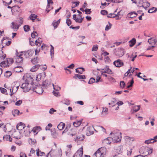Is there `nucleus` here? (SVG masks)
Instances as JSON below:
<instances>
[{
  "label": "nucleus",
  "mask_w": 157,
  "mask_h": 157,
  "mask_svg": "<svg viewBox=\"0 0 157 157\" xmlns=\"http://www.w3.org/2000/svg\"><path fill=\"white\" fill-rule=\"evenodd\" d=\"M14 88H15V87H13L12 88H10L9 89V90L10 91V95L11 96L14 93H15V92L13 90Z\"/></svg>",
  "instance_id": "nucleus-61"
},
{
  "label": "nucleus",
  "mask_w": 157,
  "mask_h": 157,
  "mask_svg": "<svg viewBox=\"0 0 157 157\" xmlns=\"http://www.w3.org/2000/svg\"><path fill=\"white\" fill-rule=\"evenodd\" d=\"M50 154L51 157H60V155L58 154V152L54 150L51 151L48 153L46 157H48Z\"/></svg>",
  "instance_id": "nucleus-9"
},
{
  "label": "nucleus",
  "mask_w": 157,
  "mask_h": 157,
  "mask_svg": "<svg viewBox=\"0 0 157 157\" xmlns=\"http://www.w3.org/2000/svg\"><path fill=\"white\" fill-rule=\"evenodd\" d=\"M23 18L21 17H20L19 18V20L18 21V24L19 25L21 26L23 23Z\"/></svg>",
  "instance_id": "nucleus-50"
},
{
  "label": "nucleus",
  "mask_w": 157,
  "mask_h": 157,
  "mask_svg": "<svg viewBox=\"0 0 157 157\" xmlns=\"http://www.w3.org/2000/svg\"><path fill=\"white\" fill-rule=\"evenodd\" d=\"M20 112L17 109H16L12 111V114L15 117L16 115H18L19 114Z\"/></svg>",
  "instance_id": "nucleus-41"
},
{
  "label": "nucleus",
  "mask_w": 157,
  "mask_h": 157,
  "mask_svg": "<svg viewBox=\"0 0 157 157\" xmlns=\"http://www.w3.org/2000/svg\"><path fill=\"white\" fill-rule=\"evenodd\" d=\"M144 1L143 0H135V3L140 6H142Z\"/></svg>",
  "instance_id": "nucleus-36"
},
{
  "label": "nucleus",
  "mask_w": 157,
  "mask_h": 157,
  "mask_svg": "<svg viewBox=\"0 0 157 157\" xmlns=\"http://www.w3.org/2000/svg\"><path fill=\"white\" fill-rule=\"evenodd\" d=\"M50 46L51 47V48L50 50V55L51 56V58L52 59L53 58L54 54V48L51 44L50 45Z\"/></svg>",
  "instance_id": "nucleus-24"
},
{
  "label": "nucleus",
  "mask_w": 157,
  "mask_h": 157,
  "mask_svg": "<svg viewBox=\"0 0 157 157\" xmlns=\"http://www.w3.org/2000/svg\"><path fill=\"white\" fill-rule=\"evenodd\" d=\"M120 85L121 87L123 88L125 86V83L124 81H121L120 82Z\"/></svg>",
  "instance_id": "nucleus-57"
},
{
  "label": "nucleus",
  "mask_w": 157,
  "mask_h": 157,
  "mask_svg": "<svg viewBox=\"0 0 157 157\" xmlns=\"http://www.w3.org/2000/svg\"><path fill=\"white\" fill-rule=\"evenodd\" d=\"M76 72L79 73L81 74L82 73V72L85 71L84 68L83 67H79L75 69Z\"/></svg>",
  "instance_id": "nucleus-34"
},
{
  "label": "nucleus",
  "mask_w": 157,
  "mask_h": 157,
  "mask_svg": "<svg viewBox=\"0 0 157 157\" xmlns=\"http://www.w3.org/2000/svg\"><path fill=\"white\" fill-rule=\"evenodd\" d=\"M111 135L112 136H113V139L110 137H109L105 139L103 141V143L104 145H106L107 144H110L111 143V141L113 139H114V140L117 142H119L121 140V137H119V136H118L117 134L114 136H112V135L114 134V133L113 132H111Z\"/></svg>",
  "instance_id": "nucleus-1"
},
{
  "label": "nucleus",
  "mask_w": 157,
  "mask_h": 157,
  "mask_svg": "<svg viewBox=\"0 0 157 157\" xmlns=\"http://www.w3.org/2000/svg\"><path fill=\"white\" fill-rule=\"evenodd\" d=\"M157 11V8L155 7H152L150 8L148 11V12L149 13H153Z\"/></svg>",
  "instance_id": "nucleus-43"
},
{
  "label": "nucleus",
  "mask_w": 157,
  "mask_h": 157,
  "mask_svg": "<svg viewBox=\"0 0 157 157\" xmlns=\"http://www.w3.org/2000/svg\"><path fill=\"white\" fill-rule=\"evenodd\" d=\"M76 134V129H71L70 131L68 132V135L72 137L75 136Z\"/></svg>",
  "instance_id": "nucleus-17"
},
{
  "label": "nucleus",
  "mask_w": 157,
  "mask_h": 157,
  "mask_svg": "<svg viewBox=\"0 0 157 157\" xmlns=\"http://www.w3.org/2000/svg\"><path fill=\"white\" fill-rule=\"evenodd\" d=\"M29 44L32 46L36 45L38 47L40 46L41 45V42L37 41V40H36L35 41L34 40H33H33H29Z\"/></svg>",
  "instance_id": "nucleus-12"
},
{
  "label": "nucleus",
  "mask_w": 157,
  "mask_h": 157,
  "mask_svg": "<svg viewBox=\"0 0 157 157\" xmlns=\"http://www.w3.org/2000/svg\"><path fill=\"white\" fill-rule=\"evenodd\" d=\"M83 154V149L81 147L74 154L73 157H82Z\"/></svg>",
  "instance_id": "nucleus-11"
},
{
  "label": "nucleus",
  "mask_w": 157,
  "mask_h": 157,
  "mask_svg": "<svg viewBox=\"0 0 157 157\" xmlns=\"http://www.w3.org/2000/svg\"><path fill=\"white\" fill-rule=\"evenodd\" d=\"M93 130H95L93 126H88L86 130V132L87 136H90L94 134Z\"/></svg>",
  "instance_id": "nucleus-8"
},
{
  "label": "nucleus",
  "mask_w": 157,
  "mask_h": 157,
  "mask_svg": "<svg viewBox=\"0 0 157 157\" xmlns=\"http://www.w3.org/2000/svg\"><path fill=\"white\" fill-rule=\"evenodd\" d=\"M29 144L31 145H34L36 143V141L35 139H30L29 140Z\"/></svg>",
  "instance_id": "nucleus-32"
},
{
  "label": "nucleus",
  "mask_w": 157,
  "mask_h": 157,
  "mask_svg": "<svg viewBox=\"0 0 157 157\" xmlns=\"http://www.w3.org/2000/svg\"><path fill=\"white\" fill-rule=\"evenodd\" d=\"M150 6V4L147 2H143L142 6L145 8L149 7Z\"/></svg>",
  "instance_id": "nucleus-40"
},
{
  "label": "nucleus",
  "mask_w": 157,
  "mask_h": 157,
  "mask_svg": "<svg viewBox=\"0 0 157 157\" xmlns=\"http://www.w3.org/2000/svg\"><path fill=\"white\" fill-rule=\"evenodd\" d=\"M48 46L47 45L43 44L41 45V48L42 50L45 52L48 50Z\"/></svg>",
  "instance_id": "nucleus-30"
},
{
  "label": "nucleus",
  "mask_w": 157,
  "mask_h": 157,
  "mask_svg": "<svg viewBox=\"0 0 157 157\" xmlns=\"http://www.w3.org/2000/svg\"><path fill=\"white\" fill-rule=\"evenodd\" d=\"M95 82V79L93 78H91L89 80L88 83L89 84H92Z\"/></svg>",
  "instance_id": "nucleus-58"
},
{
  "label": "nucleus",
  "mask_w": 157,
  "mask_h": 157,
  "mask_svg": "<svg viewBox=\"0 0 157 157\" xmlns=\"http://www.w3.org/2000/svg\"><path fill=\"white\" fill-rule=\"evenodd\" d=\"M37 33L36 32H33L31 34L32 37L33 38H35L36 36H37Z\"/></svg>",
  "instance_id": "nucleus-62"
},
{
  "label": "nucleus",
  "mask_w": 157,
  "mask_h": 157,
  "mask_svg": "<svg viewBox=\"0 0 157 157\" xmlns=\"http://www.w3.org/2000/svg\"><path fill=\"white\" fill-rule=\"evenodd\" d=\"M13 62V59L12 58H8L3 62L0 63L1 67H9Z\"/></svg>",
  "instance_id": "nucleus-4"
},
{
  "label": "nucleus",
  "mask_w": 157,
  "mask_h": 157,
  "mask_svg": "<svg viewBox=\"0 0 157 157\" xmlns=\"http://www.w3.org/2000/svg\"><path fill=\"white\" fill-rule=\"evenodd\" d=\"M13 138L17 139H20L21 137V132L20 131L15 132L13 134Z\"/></svg>",
  "instance_id": "nucleus-15"
},
{
  "label": "nucleus",
  "mask_w": 157,
  "mask_h": 157,
  "mask_svg": "<svg viewBox=\"0 0 157 157\" xmlns=\"http://www.w3.org/2000/svg\"><path fill=\"white\" fill-rule=\"evenodd\" d=\"M140 106L139 105L135 106L134 107L133 110L134 112H136L140 109Z\"/></svg>",
  "instance_id": "nucleus-48"
},
{
  "label": "nucleus",
  "mask_w": 157,
  "mask_h": 157,
  "mask_svg": "<svg viewBox=\"0 0 157 157\" xmlns=\"http://www.w3.org/2000/svg\"><path fill=\"white\" fill-rule=\"evenodd\" d=\"M138 15L137 13L135 12H131L128 13V15L129 17L133 18L136 17Z\"/></svg>",
  "instance_id": "nucleus-21"
},
{
  "label": "nucleus",
  "mask_w": 157,
  "mask_h": 157,
  "mask_svg": "<svg viewBox=\"0 0 157 157\" xmlns=\"http://www.w3.org/2000/svg\"><path fill=\"white\" fill-rule=\"evenodd\" d=\"M11 24L12 25V28L13 29H16L17 30L18 29L20 26L17 23H15L14 22H12Z\"/></svg>",
  "instance_id": "nucleus-27"
},
{
  "label": "nucleus",
  "mask_w": 157,
  "mask_h": 157,
  "mask_svg": "<svg viewBox=\"0 0 157 157\" xmlns=\"http://www.w3.org/2000/svg\"><path fill=\"white\" fill-rule=\"evenodd\" d=\"M133 83H134L133 78H132V80H131V81L130 82V85H128L127 86V88H129L132 87V86Z\"/></svg>",
  "instance_id": "nucleus-60"
},
{
  "label": "nucleus",
  "mask_w": 157,
  "mask_h": 157,
  "mask_svg": "<svg viewBox=\"0 0 157 157\" xmlns=\"http://www.w3.org/2000/svg\"><path fill=\"white\" fill-rule=\"evenodd\" d=\"M81 124V121H76L73 123V125L75 127H78Z\"/></svg>",
  "instance_id": "nucleus-37"
},
{
  "label": "nucleus",
  "mask_w": 157,
  "mask_h": 157,
  "mask_svg": "<svg viewBox=\"0 0 157 157\" xmlns=\"http://www.w3.org/2000/svg\"><path fill=\"white\" fill-rule=\"evenodd\" d=\"M148 42L151 46H154L157 42V40H148Z\"/></svg>",
  "instance_id": "nucleus-38"
},
{
  "label": "nucleus",
  "mask_w": 157,
  "mask_h": 157,
  "mask_svg": "<svg viewBox=\"0 0 157 157\" xmlns=\"http://www.w3.org/2000/svg\"><path fill=\"white\" fill-rule=\"evenodd\" d=\"M24 29L25 32H28L30 29L28 25H25L24 26Z\"/></svg>",
  "instance_id": "nucleus-51"
},
{
  "label": "nucleus",
  "mask_w": 157,
  "mask_h": 157,
  "mask_svg": "<svg viewBox=\"0 0 157 157\" xmlns=\"http://www.w3.org/2000/svg\"><path fill=\"white\" fill-rule=\"evenodd\" d=\"M6 57V54H3V51L0 50V59L3 60Z\"/></svg>",
  "instance_id": "nucleus-44"
},
{
  "label": "nucleus",
  "mask_w": 157,
  "mask_h": 157,
  "mask_svg": "<svg viewBox=\"0 0 157 157\" xmlns=\"http://www.w3.org/2000/svg\"><path fill=\"white\" fill-rule=\"evenodd\" d=\"M71 21L69 18H67L66 21V23L68 26H70L71 24Z\"/></svg>",
  "instance_id": "nucleus-52"
},
{
  "label": "nucleus",
  "mask_w": 157,
  "mask_h": 157,
  "mask_svg": "<svg viewBox=\"0 0 157 157\" xmlns=\"http://www.w3.org/2000/svg\"><path fill=\"white\" fill-rule=\"evenodd\" d=\"M101 70H105L106 73L109 74H113V72L112 70L109 69V67L108 66H106L104 68L101 69Z\"/></svg>",
  "instance_id": "nucleus-16"
},
{
  "label": "nucleus",
  "mask_w": 157,
  "mask_h": 157,
  "mask_svg": "<svg viewBox=\"0 0 157 157\" xmlns=\"http://www.w3.org/2000/svg\"><path fill=\"white\" fill-rule=\"evenodd\" d=\"M16 56L14 57V59L15 62L17 63H21L23 62V58L22 56L23 55L22 53L21 52L19 53L17 50H16Z\"/></svg>",
  "instance_id": "nucleus-3"
},
{
  "label": "nucleus",
  "mask_w": 157,
  "mask_h": 157,
  "mask_svg": "<svg viewBox=\"0 0 157 157\" xmlns=\"http://www.w3.org/2000/svg\"><path fill=\"white\" fill-rule=\"evenodd\" d=\"M125 51L123 48L117 49L115 52V55L118 57H122L124 54Z\"/></svg>",
  "instance_id": "nucleus-6"
},
{
  "label": "nucleus",
  "mask_w": 157,
  "mask_h": 157,
  "mask_svg": "<svg viewBox=\"0 0 157 157\" xmlns=\"http://www.w3.org/2000/svg\"><path fill=\"white\" fill-rule=\"evenodd\" d=\"M8 8H11V11L12 13L15 12V10L17 11V9L19 8L18 6H15L11 7V6H8Z\"/></svg>",
  "instance_id": "nucleus-33"
},
{
  "label": "nucleus",
  "mask_w": 157,
  "mask_h": 157,
  "mask_svg": "<svg viewBox=\"0 0 157 157\" xmlns=\"http://www.w3.org/2000/svg\"><path fill=\"white\" fill-rule=\"evenodd\" d=\"M52 86L53 87L54 89L56 91L59 90L60 89V87L57 86H55L53 84H52Z\"/></svg>",
  "instance_id": "nucleus-55"
},
{
  "label": "nucleus",
  "mask_w": 157,
  "mask_h": 157,
  "mask_svg": "<svg viewBox=\"0 0 157 157\" xmlns=\"http://www.w3.org/2000/svg\"><path fill=\"white\" fill-rule=\"evenodd\" d=\"M31 90L39 94H41L44 91L42 87L38 86H36L35 88L32 87Z\"/></svg>",
  "instance_id": "nucleus-10"
},
{
  "label": "nucleus",
  "mask_w": 157,
  "mask_h": 157,
  "mask_svg": "<svg viewBox=\"0 0 157 157\" xmlns=\"http://www.w3.org/2000/svg\"><path fill=\"white\" fill-rule=\"evenodd\" d=\"M9 126H10V124H7L6 125H5L3 129L5 132H9L10 131V130L8 128Z\"/></svg>",
  "instance_id": "nucleus-42"
},
{
  "label": "nucleus",
  "mask_w": 157,
  "mask_h": 157,
  "mask_svg": "<svg viewBox=\"0 0 157 157\" xmlns=\"http://www.w3.org/2000/svg\"><path fill=\"white\" fill-rule=\"evenodd\" d=\"M25 127V125L22 122L19 123L16 126L17 128L19 131H21Z\"/></svg>",
  "instance_id": "nucleus-14"
},
{
  "label": "nucleus",
  "mask_w": 157,
  "mask_h": 157,
  "mask_svg": "<svg viewBox=\"0 0 157 157\" xmlns=\"http://www.w3.org/2000/svg\"><path fill=\"white\" fill-rule=\"evenodd\" d=\"M125 139L127 140H128L130 141H133L135 140V139L133 137H131L128 136H126L125 137Z\"/></svg>",
  "instance_id": "nucleus-49"
},
{
  "label": "nucleus",
  "mask_w": 157,
  "mask_h": 157,
  "mask_svg": "<svg viewBox=\"0 0 157 157\" xmlns=\"http://www.w3.org/2000/svg\"><path fill=\"white\" fill-rule=\"evenodd\" d=\"M65 126V124L62 122H60L57 126V128L59 130H62L64 128Z\"/></svg>",
  "instance_id": "nucleus-25"
},
{
  "label": "nucleus",
  "mask_w": 157,
  "mask_h": 157,
  "mask_svg": "<svg viewBox=\"0 0 157 157\" xmlns=\"http://www.w3.org/2000/svg\"><path fill=\"white\" fill-rule=\"evenodd\" d=\"M39 59L36 57V58H34L31 59V61L32 63L33 64H36L39 63Z\"/></svg>",
  "instance_id": "nucleus-35"
},
{
  "label": "nucleus",
  "mask_w": 157,
  "mask_h": 157,
  "mask_svg": "<svg viewBox=\"0 0 157 157\" xmlns=\"http://www.w3.org/2000/svg\"><path fill=\"white\" fill-rule=\"evenodd\" d=\"M5 40H2V48H3L5 45L9 46L11 43V41L9 40L8 41H5Z\"/></svg>",
  "instance_id": "nucleus-18"
},
{
  "label": "nucleus",
  "mask_w": 157,
  "mask_h": 157,
  "mask_svg": "<svg viewBox=\"0 0 157 157\" xmlns=\"http://www.w3.org/2000/svg\"><path fill=\"white\" fill-rule=\"evenodd\" d=\"M106 153V149L104 147H101L98 149L93 155V157H104Z\"/></svg>",
  "instance_id": "nucleus-2"
},
{
  "label": "nucleus",
  "mask_w": 157,
  "mask_h": 157,
  "mask_svg": "<svg viewBox=\"0 0 157 157\" xmlns=\"http://www.w3.org/2000/svg\"><path fill=\"white\" fill-rule=\"evenodd\" d=\"M136 40H130L128 42L129 45L130 47H132L136 43Z\"/></svg>",
  "instance_id": "nucleus-45"
},
{
  "label": "nucleus",
  "mask_w": 157,
  "mask_h": 157,
  "mask_svg": "<svg viewBox=\"0 0 157 157\" xmlns=\"http://www.w3.org/2000/svg\"><path fill=\"white\" fill-rule=\"evenodd\" d=\"M156 141V140L151 139L145 140L144 143L146 144H149L154 143Z\"/></svg>",
  "instance_id": "nucleus-29"
},
{
  "label": "nucleus",
  "mask_w": 157,
  "mask_h": 157,
  "mask_svg": "<svg viewBox=\"0 0 157 157\" xmlns=\"http://www.w3.org/2000/svg\"><path fill=\"white\" fill-rule=\"evenodd\" d=\"M76 78H78L79 79H85L86 78L85 76L84 75H81L79 74H76L75 75V76L74 77Z\"/></svg>",
  "instance_id": "nucleus-28"
},
{
  "label": "nucleus",
  "mask_w": 157,
  "mask_h": 157,
  "mask_svg": "<svg viewBox=\"0 0 157 157\" xmlns=\"http://www.w3.org/2000/svg\"><path fill=\"white\" fill-rule=\"evenodd\" d=\"M60 19H59L57 21H53L52 23V25L55 28H56L59 24L60 22Z\"/></svg>",
  "instance_id": "nucleus-31"
},
{
  "label": "nucleus",
  "mask_w": 157,
  "mask_h": 157,
  "mask_svg": "<svg viewBox=\"0 0 157 157\" xmlns=\"http://www.w3.org/2000/svg\"><path fill=\"white\" fill-rule=\"evenodd\" d=\"M113 64L116 67H120L123 65V63L120 59H118L114 62Z\"/></svg>",
  "instance_id": "nucleus-13"
},
{
  "label": "nucleus",
  "mask_w": 157,
  "mask_h": 157,
  "mask_svg": "<svg viewBox=\"0 0 157 157\" xmlns=\"http://www.w3.org/2000/svg\"><path fill=\"white\" fill-rule=\"evenodd\" d=\"M53 94L56 96L58 97L60 96L59 92L58 91H53Z\"/></svg>",
  "instance_id": "nucleus-63"
},
{
  "label": "nucleus",
  "mask_w": 157,
  "mask_h": 157,
  "mask_svg": "<svg viewBox=\"0 0 157 157\" xmlns=\"http://www.w3.org/2000/svg\"><path fill=\"white\" fill-rule=\"evenodd\" d=\"M37 15L35 14H32L30 16V19L32 20L33 21H34V20L37 17Z\"/></svg>",
  "instance_id": "nucleus-46"
},
{
  "label": "nucleus",
  "mask_w": 157,
  "mask_h": 157,
  "mask_svg": "<svg viewBox=\"0 0 157 157\" xmlns=\"http://www.w3.org/2000/svg\"><path fill=\"white\" fill-rule=\"evenodd\" d=\"M120 12H118L117 14L111 13L107 15V17L109 18H114L116 17H119Z\"/></svg>",
  "instance_id": "nucleus-26"
},
{
  "label": "nucleus",
  "mask_w": 157,
  "mask_h": 157,
  "mask_svg": "<svg viewBox=\"0 0 157 157\" xmlns=\"http://www.w3.org/2000/svg\"><path fill=\"white\" fill-rule=\"evenodd\" d=\"M98 49V46L97 45H95L93 46L92 49V51H97Z\"/></svg>",
  "instance_id": "nucleus-59"
},
{
  "label": "nucleus",
  "mask_w": 157,
  "mask_h": 157,
  "mask_svg": "<svg viewBox=\"0 0 157 157\" xmlns=\"http://www.w3.org/2000/svg\"><path fill=\"white\" fill-rule=\"evenodd\" d=\"M12 75V73L10 71H6V72L5 76L7 77H9Z\"/></svg>",
  "instance_id": "nucleus-56"
},
{
  "label": "nucleus",
  "mask_w": 157,
  "mask_h": 157,
  "mask_svg": "<svg viewBox=\"0 0 157 157\" xmlns=\"http://www.w3.org/2000/svg\"><path fill=\"white\" fill-rule=\"evenodd\" d=\"M116 104V101L115 99H113V100L111 101L110 103H109V105H110V107H113Z\"/></svg>",
  "instance_id": "nucleus-47"
},
{
  "label": "nucleus",
  "mask_w": 157,
  "mask_h": 157,
  "mask_svg": "<svg viewBox=\"0 0 157 157\" xmlns=\"http://www.w3.org/2000/svg\"><path fill=\"white\" fill-rule=\"evenodd\" d=\"M3 139L4 140L9 141H11L12 140V139L11 138L10 136L8 135H4L3 137Z\"/></svg>",
  "instance_id": "nucleus-22"
},
{
  "label": "nucleus",
  "mask_w": 157,
  "mask_h": 157,
  "mask_svg": "<svg viewBox=\"0 0 157 157\" xmlns=\"http://www.w3.org/2000/svg\"><path fill=\"white\" fill-rule=\"evenodd\" d=\"M34 51L33 49L28 50L27 51L21 52L23 53L26 58L31 57L34 53Z\"/></svg>",
  "instance_id": "nucleus-7"
},
{
  "label": "nucleus",
  "mask_w": 157,
  "mask_h": 157,
  "mask_svg": "<svg viewBox=\"0 0 157 157\" xmlns=\"http://www.w3.org/2000/svg\"><path fill=\"white\" fill-rule=\"evenodd\" d=\"M40 67V65L39 64H37L33 66L30 69V71L32 72H35L37 71Z\"/></svg>",
  "instance_id": "nucleus-23"
},
{
  "label": "nucleus",
  "mask_w": 157,
  "mask_h": 157,
  "mask_svg": "<svg viewBox=\"0 0 157 157\" xmlns=\"http://www.w3.org/2000/svg\"><path fill=\"white\" fill-rule=\"evenodd\" d=\"M105 62L109 63L110 62V59L108 56H106L105 59Z\"/></svg>",
  "instance_id": "nucleus-64"
},
{
  "label": "nucleus",
  "mask_w": 157,
  "mask_h": 157,
  "mask_svg": "<svg viewBox=\"0 0 157 157\" xmlns=\"http://www.w3.org/2000/svg\"><path fill=\"white\" fill-rule=\"evenodd\" d=\"M109 25H107L105 28V31H108L109 29H111L112 25L109 22H108Z\"/></svg>",
  "instance_id": "nucleus-53"
},
{
  "label": "nucleus",
  "mask_w": 157,
  "mask_h": 157,
  "mask_svg": "<svg viewBox=\"0 0 157 157\" xmlns=\"http://www.w3.org/2000/svg\"><path fill=\"white\" fill-rule=\"evenodd\" d=\"M84 17L83 18H77L75 20V21L76 22H78L79 23H82Z\"/></svg>",
  "instance_id": "nucleus-54"
},
{
  "label": "nucleus",
  "mask_w": 157,
  "mask_h": 157,
  "mask_svg": "<svg viewBox=\"0 0 157 157\" xmlns=\"http://www.w3.org/2000/svg\"><path fill=\"white\" fill-rule=\"evenodd\" d=\"M51 84V82L48 80H46L44 81L42 83V86L44 87L47 88Z\"/></svg>",
  "instance_id": "nucleus-20"
},
{
  "label": "nucleus",
  "mask_w": 157,
  "mask_h": 157,
  "mask_svg": "<svg viewBox=\"0 0 157 157\" xmlns=\"http://www.w3.org/2000/svg\"><path fill=\"white\" fill-rule=\"evenodd\" d=\"M30 85L28 82H25L22 84L21 87L23 90V91L25 92L31 90L32 87H31Z\"/></svg>",
  "instance_id": "nucleus-5"
},
{
  "label": "nucleus",
  "mask_w": 157,
  "mask_h": 157,
  "mask_svg": "<svg viewBox=\"0 0 157 157\" xmlns=\"http://www.w3.org/2000/svg\"><path fill=\"white\" fill-rule=\"evenodd\" d=\"M14 71L17 72H20L23 71V69L21 66H17L14 68Z\"/></svg>",
  "instance_id": "nucleus-19"
},
{
  "label": "nucleus",
  "mask_w": 157,
  "mask_h": 157,
  "mask_svg": "<svg viewBox=\"0 0 157 157\" xmlns=\"http://www.w3.org/2000/svg\"><path fill=\"white\" fill-rule=\"evenodd\" d=\"M36 155L37 156H42L45 155V153L40 151L39 149L36 150Z\"/></svg>",
  "instance_id": "nucleus-39"
}]
</instances>
